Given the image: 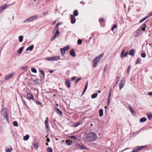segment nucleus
Here are the masks:
<instances>
[{"instance_id": "f257e3e1", "label": "nucleus", "mask_w": 152, "mask_h": 152, "mask_svg": "<svg viewBox=\"0 0 152 152\" xmlns=\"http://www.w3.org/2000/svg\"><path fill=\"white\" fill-rule=\"evenodd\" d=\"M97 138L95 133L91 132L89 133L86 134V140L88 142H91L96 140Z\"/></svg>"}, {"instance_id": "f03ea898", "label": "nucleus", "mask_w": 152, "mask_h": 152, "mask_svg": "<svg viewBox=\"0 0 152 152\" xmlns=\"http://www.w3.org/2000/svg\"><path fill=\"white\" fill-rule=\"evenodd\" d=\"M1 114L2 115H3L5 116V118L6 119L7 121L9 122V116L8 113L7 112V109L5 108H2L1 110Z\"/></svg>"}, {"instance_id": "7ed1b4c3", "label": "nucleus", "mask_w": 152, "mask_h": 152, "mask_svg": "<svg viewBox=\"0 0 152 152\" xmlns=\"http://www.w3.org/2000/svg\"><path fill=\"white\" fill-rule=\"evenodd\" d=\"M37 17V16L36 15L32 16L27 19L25 20L24 21V23H28L29 22H31L34 20H35Z\"/></svg>"}, {"instance_id": "20e7f679", "label": "nucleus", "mask_w": 152, "mask_h": 152, "mask_svg": "<svg viewBox=\"0 0 152 152\" xmlns=\"http://www.w3.org/2000/svg\"><path fill=\"white\" fill-rule=\"evenodd\" d=\"M145 147V146H137L133 149V151H132V152H137L139 151L144 148Z\"/></svg>"}, {"instance_id": "39448f33", "label": "nucleus", "mask_w": 152, "mask_h": 152, "mask_svg": "<svg viewBox=\"0 0 152 152\" xmlns=\"http://www.w3.org/2000/svg\"><path fill=\"white\" fill-rule=\"evenodd\" d=\"M125 83V79L124 78H122L120 81V83L119 84V88L121 89L123 87Z\"/></svg>"}, {"instance_id": "423d86ee", "label": "nucleus", "mask_w": 152, "mask_h": 152, "mask_svg": "<svg viewBox=\"0 0 152 152\" xmlns=\"http://www.w3.org/2000/svg\"><path fill=\"white\" fill-rule=\"evenodd\" d=\"M14 75V73L13 72H12L10 74L8 75H6L4 77V79L5 80H8L9 79H10Z\"/></svg>"}, {"instance_id": "0eeeda50", "label": "nucleus", "mask_w": 152, "mask_h": 152, "mask_svg": "<svg viewBox=\"0 0 152 152\" xmlns=\"http://www.w3.org/2000/svg\"><path fill=\"white\" fill-rule=\"evenodd\" d=\"M100 60H98V58L97 57L94 59L93 62V67H96L97 66V64L98 63V62Z\"/></svg>"}, {"instance_id": "6e6552de", "label": "nucleus", "mask_w": 152, "mask_h": 152, "mask_svg": "<svg viewBox=\"0 0 152 152\" xmlns=\"http://www.w3.org/2000/svg\"><path fill=\"white\" fill-rule=\"evenodd\" d=\"M147 27V26L145 23L143 24L138 29L139 30L141 31L142 30V31H145V28Z\"/></svg>"}, {"instance_id": "1a4fd4ad", "label": "nucleus", "mask_w": 152, "mask_h": 152, "mask_svg": "<svg viewBox=\"0 0 152 152\" xmlns=\"http://www.w3.org/2000/svg\"><path fill=\"white\" fill-rule=\"evenodd\" d=\"M48 118H46V119L45 122V126L46 129L47 131H48L49 129V128L48 122Z\"/></svg>"}, {"instance_id": "9d476101", "label": "nucleus", "mask_w": 152, "mask_h": 152, "mask_svg": "<svg viewBox=\"0 0 152 152\" xmlns=\"http://www.w3.org/2000/svg\"><path fill=\"white\" fill-rule=\"evenodd\" d=\"M55 110L60 116H61L62 115V112L60 111L58 108L55 107Z\"/></svg>"}, {"instance_id": "9b49d317", "label": "nucleus", "mask_w": 152, "mask_h": 152, "mask_svg": "<svg viewBox=\"0 0 152 152\" xmlns=\"http://www.w3.org/2000/svg\"><path fill=\"white\" fill-rule=\"evenodd\" d=\"M70 19L71 20V23L72 24L74 23L76 21V18L75 17L72 15H71Z\"/></svg>"}, {"instance_id": "f8f14e48", "label": "nucleus", "mask_w": 152, "mask_h": 152, "mask_svg": "<svg viewBox=\"0 0 152 152\" xmlns=\"http://www.w3.org/2000/svg\"><path fill=\"white\" fill-rule=\"evenodd\" d=\"M7 7L6 4H4L0 7V13L4 10L6 9Z\"/></svg>"}, {"instance_id": "ddd939ff", "label": "nucleus", "mask_w": 152, "mask_h": 152, "mask_svg": "<svg viewBox=\"0 0 152 152\" xmlns=\"http://www.w3.org/2000/svg\"><path fill=\"white\" fill-rule=\"evenodd\" d=\"M69 54L70 55L72 56V57H75L76 56V53L74 49H72L70 51Z\"/></svg>"}, {"instance_id": "4468645a", "label": "nucleus", "mask_w": 152, "mask_h": 152, "mask_svg": "<svg viewBox=\"0 0 152 152\" xmlns=\"http://www.w3.org/2000/svg\"><path fill=\"white\" fill-rule=\"evenodd\" d=\"M79 148L81 149H87V147L85 146L83 144H79L78 145Z\"/></svg>"}, {"instance_id": "2eb2a0df", "label": "nucleus", "mask_w": 152, "mask_h": 152, "mask_svg": "<svg viewBox=\"0 0 152 152\" xmlns=\"http://www.w3.org/2000/svg\"><path fill=\"white\" fill-rule=\"evenodd\" d=\"M135 52V50L134 49H132L130 50L129 53V54L131 56H134Z\"/></svg>"}, {"instance_id": "dca6fc26", "label": "nucleus", "mask_w": 152, "mask_h": 152, "mask_svg": "<svg viewBox=\"0 0 152 152\" xmlns=\"http://www.w3.org/2000/svg\"><path fill=\"white\" fill-rule=\"evenodd\" d=\"M65 84L68 88H69L70 87L71 84L69 82V79L66 80L65 81Z\"/></svg>"}, {"instance_id": "f3484780", "label": "nucleus", "mask_w": 152, "mask_h": 152, "mask_svg": "<svg viewBox=\"0 0 152 152\" xmlns=\"http://www.w3.org/2000/svg\"><path fill=\"white\" fill-rule=\"evenodd\" d=\"M33 81L34 82L37 84H39L41 82V80L37 78L34 79Z\"/></svg>"}, {"instance_id": "a211bd4d", "label": "nucleus", "mask_w": 152, "mask_h": 152, "mask_svg": "<svg viewBox=\"0 0 152 152\" xmlns=\"http://www.w3.org/2000/svg\"><path fill=\"white\" fill-rule=\"evenodd\" d=\"M27 98L30 99H32L34 98V96L33 95L30 93H28L27 95Z\"/></svg>"}, {"instance_id": "6ab92c4d", "label": "nucleus", "mask_w": 152, "mask_h": 152, "mask_svg": "<svg viewBox=\"0 0 152 152\" xmlns=\"http://www.w3.org/2000/svg\"><path fill=\"white\" fill-rule=\"evenodd\" d=\"M140 33V31L139 30V29H137L134 33V36L135 37H136L138 36Z\"/></svg>"}, {"instance_id": "aec40b11", "label": "nucleus", "mask_w": 152, "mask_h": 152, "mask_svg": "<svg viewBox=\"0 0 152 152\" xmlns=\"http://www.w3.org/2000/svg\"><path fill=\"white\" fill-rule=\"evenodd\" d=\"M60 58V56H56L52 57V61L57 60Z\"/></svg>"}, {"instance_id": "412c9836", "label": "nucleus", "mask_w": 152, "mask_h": 152, "mask_svg": "<svg viewBox=\"0 0 152 152\" xmlns=\"http://www.w3.org/2000/svg\"><path fill=\"white\" fill-rule=\"evenodd\" d=\"M34 48V46L33 45H31L26 50L27 51L30 50V51H32Z\"/></svg>"}, {"instance_id": "4be33fe9", "label": "nucleus", "mask_w": 152, "mask_h": 152, "mask_svg": "<svg viewBox=\"0 0 152 152\" xmlns=\"http://www.w3.org/2000/svg\"><path fill=\"white\" fill-rule=\"evenodd\" d=\"M66 142L67 145H70L72 143V141L69 140H67L66 141Z\"/></svg>"}, {"instance_id": "5701e85b", "label": "nucleus", "mask_w": 152, "mask_h": 152, "mask_svg": "<svg viewBox=\"0 0 152 152\" xmlns=\"http://www.w3.org/2000/svg\"><path fill=\"white\" fill-rule=\"evenodd\" d=\"M24 48V47H22L21 48H20L18 50L17 52V53L18 54H20L23 51V49Z\"/></svg>"}, {"instance_id": "b1692460", "label": "nucleus", "mask_w": 152, "mask_h": 152, "mask_svg": "<svg viewBox=\"0 0 152 152\" xmlns=\"http://www.w3.org/2000/svg\"><path fill=\"white\" fill-rule=\"evenodd\" d=\"M38 142H35L33 144L34 147L35 149H37L38 148Z\"/></svg>"}, {"instance_id": "393cba45", "label": "nucleus", "mask_w": 152, "mask_h": 152, "mask_svg": "<svg viewBox=\"0 0 152 152\" xmlns=\"http://www.w3.org/2000/svg\"><path fill=\"white\" fill-rule=\"evenodd\" d=\"M12 150V148L11 147H10L9 148L6 147L5 149L6 152H11Z\"/></svg>"}, {"instance_id": "a878e982", "label": "nucleus", "mask_w": 152, "mask_h": 152, "mask_svg": "<svg viewBox=\"0 0 152 152\" xmlns=\"http://www.w3.org/2000/svg\"><path fill=\"white\" fill-rule=\"evenodd\" d=\"M147 119L145 117H143L140 118V122H143L145 121H146Z\"/></svg>"}, {"instance_id": "bb28decb", "label": "nucleus", "mask_w": 152, "mask_h": 152, "mask_svg": "<svg viewBox=\"0 0 152 152\" xmlns=\"http://www.w3.org/2000/svg\"><path fill=\"white\" fill-rule=\"evenodd\" d=\"M78 11L77 10H75L73 12V16H77L78 15Z\"/></svg>"}, {"instance_id": "cd10ccee", "label": "nucleus", "mask_w": 152, "mask_h": 152, "mask_svg": "<svg viewBox=\"0 0 152 152\" xmlns=\"http://www.w3.org/2000/svg\"><path fill=\"white\" fill-rule=\"evenodd\" d=\"M60 51L61 54V55L62 56H63L64 55L65 52L64 51V49L63 48H61L60 49Z\"/></svg>"}, {"instance_id": "c85d7f7f", "label": "nucleus", "mask_w": 152, "mask_h": 152, "mask_svg": "<svg viewBox=\"0 0 152 152\" xmlns=\"http://www.w3.org/2000/svg\"><path fill=\"white\" fill-rule=\"evenodd\" d=\"M141 59L140 58H138L137 59L136 62V64H140L141 63Z\"/></svg>"}, {"instance_id": "c756f323", "label": "nucleus", "mask_w": 152, "mask_h": 152, "mask_svg": "<svg viewBox=\"0 0 152 152\" xmlns=\"http://www.w3.org/2000/svg\"><path fill=\"white\" fill-rule=\"evenodd\" d=\"M103 115V110L102 109L99 110V115L100 117L102 116Z\"/></svg>"}, {"instance_id": "7c9ffc66", "label": "nucleus", "mask_w": 152, "mask_h": 152, "mask_svg": "<svg viewBox=\"0 0 152 152\" xmlns=\"http://www.w3.org/2000/svg\"><path fill=\"white\" fill-rule=\"evenodd\" d=\"M97 96V93H95L94 94H93L91 96V97L92 99H94L96 98Z\"/></svg>"}, {"instance_id": "2f4dec72", "label": "nucleus", "mask_w": 152, "mask_h": 152, "mask_svg": "<svg viewBox=\"0 0 152 152\" xmlns=\"http://www.w3.org/2000/svg\"><path fill=\"white\" fill-rule=\"evenodd\" d=\"M19 42H22L23 40V37L22 36H20L19 37Z\"/></svg>"}, {"instance_id": "473e14b6", "label": "nucleus", "mask_w": 152, "mask_h": 152, "mask_svg": "<svg viewBox=\"0 0 152 152\" xmlns=\"http://www.w3.org/2000/svg\"><path fill=\"white\" fill-rule=\"evenodd\" d=\"M147 116L148 119L150 120L152 118V113H150L147 114Z\"/></svg>"}, {"instance_id": "72a5a7b5", "label": "nucleus", "mask_w": 152, "mask_h": 152, "mask_svg": "<svg viewBox=\"0 0 152 152\" xmlns=\"http://www.w3.org/2000/svg\"><path fill=\"white\" fill-rule=\"evenodd\" d=\"M29 138V136L28 135H26L23 137V140H28Z\"/></svg>"}, {"instance_id": "f704fd0d", "label": "nucleus", "mask_w": 152, "mask_h": 152, "mask_svg": "<svg viewBox=\"0 0 152 152\" xmlns=\"http://www.w3.org/2000/svg\"><path fill=\"white\" fill-rule=\"evenodd\" d=\"M129 109L132 113H133L134 112L132 107L130 105H129Z\"/></svg>"}, {"instance_id": "c9c22d12", "label": "nucleus", "mask_w": 152, "mask_h": 152, "mask_svg": "<svg viewBox=\"0 0 152 152\" xmlns=\"http://www.w3.org/2000/svg\"><path fill=\"white\" fill-rule=\"evenodd\" d=\"M149 17H148V16H146L145 17L143 18L142 19V20H140L139 22L140 23H142V22L143 21H144L145 20H146L147 18H148Z\"/></svg>"}, {"instance_id": "e433bc0d", "label": "nucleus", "mask_w": 152, "mask_h": 152, "mask_svg": "<svg viewBox=\"0 0 152 152\" xmlns=\"http://www.w3.org/2000/svg\"><path fill=\"white\" fill-rule=\"evenodd\" d=\"M39 71L40 73L42 75V77H44L45 75V73L44 71L42 69H39Z\"/></svg>"}, {"instance_id": "4c0bfd02", "label": "nucleus", "mask_w": 152, "mask_h": 152, "mask_svg": "<svg viewBox=\"0 0 152 152\" xmlns=\"http://www.w3.org/2000/svg\"><path fill=\"white\" fill-rule=\"evenodd\" d=\"M47 150L48 152H53V149L51 147H48Z\"/></svg>"}, {"instance_id": "58836bf2", "label": "nucleus", "mask_w": 152, "mask_h": 152, "mask_svg": "<svg viewBox=\"0 0 152 152\" xmlns=\"http://www.w3.org/2000/svg\"><path fill=\"white\" fill-rule=\"evenodd\" d=\"M58 36L54 34V35H53V37L51 39V41H52L53 40L57 37H58Z\"/></svg>"}, {"instance_id": "ea45409f", "label": "nucleus", "mask_w": 152, "mask_h": 152, "mask_svg": "<svg viewBox=\"0 0 152 152\" xmlns=\"http://www.w3.org/2000/svg\"><path fill=\"white\" fill-rule=\"evenodd\" d=\"M13 125L15 126H18V124L17 121H14L13 123Z\"/></svg>"}, {"instance_id": "a19ab883", "label": "nucleus", "mask_w": 152, "mask_h": 152, "mask_svg": "<svg viewBox=\"0 0 152 152\" xmlns=\"http://www.w3.org/2000/svg\"><path fill=\"white\" fill-rule=\"evenodd\" d=\"M31 71L34 73H36L37 72V71L35 68H32L31 69Z\"/></svg>"}, {"instance_id": "79ce46f5", "label": "nucleus", "mask_w": 152, "mask_h": 152, "mask_svg": "<svg viewBox=\"0 0 152 152\" xmlns=\"http://www.w3.org/2000/svg\"><path fill=\"white\" fill-rule=\"evenodd\" d=\"M63 48L64 49V51L65 52L66 50H68L69 48V46H67L64 47V48Z\"/></svg>"}, {"instance_id": "37998d69", "label": "nucleus", "mask_w": 152, "mask_h": 152, "mask_svg": "<svg viewBox=\"0 0 152 152\" xmlns=\"http://www.w3.org/2000/svg\"><path fill=\"white\" fill-rule=\"evenodd\" d=\"M103 53H102L99 56H97V57L98 58V60H100V59L101 58L103 57Z\"/></svg>"}, {"instance_id": "c03bdc74", "label": "nucleus", "mask_w": 152, "mask_h": 152, "mask_svg": "<svg viewBox=\"0 0 152 152\" xmlns=\"http://www.w3.org/2000/svg\"><path fill=\"white\" fill-rule=\"evenodd\" d=\"M70 137L72 139L73 138L75 140H76L77 139V137L74 136H70Z\"/></svg>"}, {"instance_id": "a18cd8bd", "label": "nucleus", "mask_w": 152, "mask_h": 152, "mask_svg": "<svg viewBox=\"0 0 152 152\" xmlns=\"http://www.w3.org/2000/svg\"><path fill=\"white\" fill-rule=\"evenodd\" d=\"M82 40L81 39H79L77 41V44L80 45L82 44Z\"/></svg>"}, {"instance_id": "49530a36", "label": "nucleus", "mask_w": 152, "mask_h": 152, "mask_svg": "<svg viewBox=\"0 0 152 152\" xmlns=\"http://www.w3.org/2000/svg\"><path fill=\"white\" fill-rule=\"evenodd\" d=\"M124 52H125V51H124V50H123L121 52V57L122 58L123 57V55H124Z\"/></svg>"}, {"instance_id": "de8ad7c7", "label": "nucleus", "mask_w": 152, "mask_h": 152, "mask_svg": "<svg viewBox=\"0 0 152 152\" xmlns=\"http://www.w3.org/2000/svg\"><path fill=\"white\" fill-rule=\"evenodd\" d=\"M45 59L46 60L51 61H52V57L50 58H45Z\"/></svg>"}, {"instance_id": "09e8293b", "label": "nucleus", "mask_w": 152, "mask_h": 152, "mask_svg": "<svg viewBox=\"0 0 152 152\" xmlns=\"http://www.w3.org/2000/svg\"><path fill=\"white\" fill-rule=\"evenodd\" d=\"M107 64L105 66V67L103 71L104 72H105L107 71Z\"/></svg>"}, {"instance_id": "8fccbe9b", "label": "nucleus", "mask_w": 152, "mask_h": 152, "mask_svg": "<svg viewBox=\"0 0 152 152\" xmlns=\"http://www.w3.org/2000/svg\"><path fill=\"white\" fill-rule=\"evenodd\" d=\"M99 21L100 23L104 21V19L103 18L99 19Z\"/></svg>"}, {"instance_id": "3c124183", "label": "nucleus", "mask_w": 152, "mask_h": 152, "mask_svg": "<svg viewBox=\"0 0 152 152\" xmlns=\"http://www.w3.org/2000/svg\"><path fill=\"white\" fill-rule=\"evenodd\" d=\"M130 67H131V66H128V67L127 68V73L128 74L129 73Z\"/></svg>"}, {"instance_id": "603ef678", "label": "nucleus", "mask_w": 152, "mask_h": 152, "mask_svg": "<svg viewBox=\"0 0 152 152\" xmlns=\"http://www.w3.org/2000/svg\"><path fill=\"white\" fill-rule=\"evenodd\" d=\"M111 89L110 90V92H109L108 99H110V97H111Z\"/></svg>"}, {"instance_id": "864d4df0", "label": "nucleus", "mask_w": 152, "mask_h": 152, "mask_svg": "<svg viewBox=\"0 0 152 152\" xmlns=\"http://www.w3.org/2000/svg\"><path fill=\"white\" fill-rule=\"evenodd\" d=\"M82 124V123H80V122L77 123L75 125V127H77L79 125H80V124Z\"/></svg>"}, {"instance_id": "5fc2aeb1", "label": "nucleus", "mask_w": 152, "mask_h": 152, "mask_svg": "<svg viewBox=\"0 0 152 152\" xmlns=\"http://www.w3.org/2000/svg\"><path fill=\"white\" fill-rule=\"evenodd\" d=\"M141 56L142 57L145 58L146 56V54L145 53H142L141 54Z\"/></svg>"}, {"instance_id": "6e6d98bb", "label": "nucleus", "mask_w": 152, "mask_h": 152, "mask_svg": "<svg viewBox=\"0 0 152 152\" xmlns=\"http://www.w3.org/2000/svg\"><path fill=\"white\" fill-rule=\"evenodd\" d=\"M59 33V31H58V30H57L56 31L55 34L58 36Z\"/></svg>"}, {"instance_id": "4d7b16f0", "label": "nucleus", "mask_w": 152, "mask_h": 152, "mask_svg": "<svg viewBox=\"0 0 152 152\" xmlns=\"http://www.w3.org/2000/svg\"><path fill=\"white\" fill-rule=\"evenodd\" d=\"M82 78L81 77H79L75 81V83H77L78 81H79Z\"/></svg>"}, {"instance_id": "13d9d810", "label": "nucleus", "mask_w": 152, "mask_h": 152, "mask_svg": "<svg viewBox=\"0 0 152 152\" xmlns=\"http://www.w3.org/2000/svg\"><path fill=\"white\" fill-rule=\"evenodd\" d=\"M22 68L24 70H27L28 68V67L27 66H24L23 67H22Z\"/></svg>"}, {"instance_id": "bf43d9fd", "label": "nucleus", "mask_w": 152, "mask_h": 152, "mask_svg": "<svg viewBox=\"0 0 152 152\" xmlns=\"http://www.w3.org/2000/svg\"><path fill=\"white\" fill-rule=\"evenodd\" d=\"M36 103L38 105H42V103L38 101H36Z\"/></svg>"}, {"instance_id": "052dcab7", "label": "nucleus", "mask_w": 152, "mask_h": 152, "mask_svg": "<svg viewBox=\"0 0 152 152\" xmlns=\"http://www.w3.org/2000/svg\"><path fill=\"white\" fill-rule=\"evenodd\" d=\"M58 26L56 24V26H55V27L54 28V30H58Z\"/></svg>"}, {"instance_id": "680f3d73", "label": "nucleus", "mask_w": 152, "mask_h": 152, "mask_svg": "<svg viewBox=\"0 0 152 152\" xmlns=\"http://www.w3.org/2000/svg\"><path fill=\"white\" fill-rule=\"evenodd\" d=\"M77 78V77H72V78H71V80H72V81H74L75 79Z\"/></svg>"}, {"instance_id": "e2e57ef3", "label": "nucleus", "mask_w": 152, "mask_h": 152, "mask_svg": "<svg viewBox=\"0 0 152 152\" xmlns=\"http://www.w3.org/2000/svg\"><path fill=\"white\" fill-rule=\"evenodd\" d=\"M88 81H87V83L86 84V85L85 86V88H84L85 89H87V86H88Z\"/></svg>"}, {"instance_id": "0e129e2a", "label": "nucleus", "mask_w": 152, "mask_h": 152, "mask_svg": "<svg viewBox=\"0 0 152 152\" xmlns=\"http://www.w3.org/2000/svg\"><path fill=\"white\" fill-rule=\"evenodd\" d=\"M128 55V52H127L125 53H124V55H123V57H126Z\"/></svg>"}, {"instance_id": "69168bd1", "label": "nucleus", "mask_w": 152, "mask_h": 152, "mask_svg": "<svg viewBox=\"0 0 152 152\" xmlns=\"http://www.w3.org/2000/svg\"><path fill=\"white\" fill-rule=\"evenodd\" d=\"M110 99H108L107 101V105H108L110 104Z\"/></svg>"}, {"instance_id": "338daca9", "label": "nucleus", "mask_w": 152, "mask_h": 152, "mask_svg": "<svg viewBox=\"0 0 152 152\" xmlns=\"http://www.w3.org/2000/svg\"><path fill=\"white\" fill-rule=\"evenodd\" d=\"M86 89H85V88L84 89V90H83V93H82V95H83V94H84L85 93V92H86Z\"/></svg>"}, {"instance_id": "774afa93", "label": "nucleus", "mask_w": 152, "mask_h": 152, "mask_svg": "<svg viewBox=\"0 0 152 152\" xmlns=\"http://www.w3.org/2000/svg\"><path fill=\"white\" fill-rule=\"evenodd\" d=\"M117 25L114 24L113 25V27H113V29H114V28H116L117 27Z\"/></svg>"}]
</instances>
